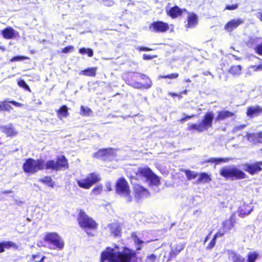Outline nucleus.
<instances>
[{
	"label": "nucleus",
	"instance_id": "f257e3e1",
	"mask_svg": "<svg viewBox=\"0 0 262 262\" xmlns=\"http://www.w3.org/2000/svg\"><path fill=\"white\" fill-rule=\"evenodd\" d=\"M102 260L107 259L108 262H131L132 258L136 256V253L131 249L123 247L122 251L118 246L111 248L108 247L101 253Z\"/></svg>",
	"mask_w": 262,
	"mask_h": 262
},
{
	"label": "nucleus",
	"instance_id": "f03ea898",
	"mask_svg": "<svg viewBox=\"0 0 262 262\" xmlns=\"http://www.w3.org/2000/svg\"><path fill=\"white\" fill-rule=\"evenodd\" d=\"M77 221L79 226L89 236L94 235L91 232L98 229V223L82 209L78 210Z\"/></svg>",
	"mask_w": 262,
	"mask_h": 262
},
{
	"label": "nucleus",
	"instance_id": "7ed1b4c3",
	"mask_svg": "<svg viewBox=\"0 0 262 262\" xmlns=\"http://www.w3.org/2000/svg\"><path fill=\"white\" fill-rule=\"evenodd\" d=\"M214 113L212 111L206 112L201 122L198 123H189L187 130L190 132L202 133L212 127L214 119Z\"/></svg>",
	"mask_w": 262,
	"mask_h": 262
},
{
	"label": "nucleus",
	"instance_id": "20e7f679",
	"mask_svg": "<svg viewBox=\"0 0 262 262\" xmlns=\"http://www.w3.org/2000/svg\"><path fill=\"white\" fill-rule=\"evenodd\" d=\"M127 81L132 87L140 90L148 89L152 85L151 79L143 74L133 73L128 77Z\"/></svg>",
	"mask_w": 262,
	"mask_h": 262
},
{
	"label": "nucleus",
	"instance_id": "39448f33",
	"mask_svg": "<svg viewBox=\"0 0 262 262\" xmlns=\"http://www.w3.org/2000/svg\"><path fill=\"white\" fill-rule=\"evenodd\" d=\"M135 174L137 180L144 179L155 186H159L160 184V178L148 166L139 167Z\"/></svg>",
	"mask_w": 262,
	"mask_h": 262
},
{
	"label": "nucleus",
	"instance_id": "423d86ee",
	"mask_svg": "<svg viewBox=\"0 0 262 262\" xmlns=\"http://www.w3.org/2000/svg\"><path fill=\"white\" fill-rule=\"evenodd\" d=\"M116 193L126 199L127 203L133 200L130 186L127 181L123 177L118 178L115 185Z\"/></svg>",
	"mask_w": 262,
	"mask_h": 262
},
{
	"label": "nucleus",
	"instance_id": "0eeeda50",
	"mask_svg": "<svg viewBox=\"0 0 262 262\" xmlns=\"http://www.w3.org/2000/svg\"><path fill=\"white\" fill-rule=\"evenodd\" d=\"M45 162L42 159H34L31 158L25 160L23 165V171L28 174H32L39 170L45 169Z\"/></svg>",
	"mask_w": 262,
	"mask_h": 262
},
{
	"label": "nucleus",
	"instance_id": "6e6552de",
	"mask_svg": "<svg viewBox=\"0 0 262 262\" xmlns=\"http://www.w3.org/2000/svg\"><path fill=\"white\" fill-rule=\"evenodd\" d=\"M45 169L55 171L68 169L69 168V162L64 155H60L56 160H49L45 162Z\"/></svg>",
	"mask_w": 262,
	"mask_h": 262
},
{
	"label": "nucleus",
	"instance_id": "1a4fd4ad",
	"mask_svg": "<svg viewBox=\"0 0 262 262\" xmlns=\"http://www.w3.org/2000/svg\"><path fill=\"white\" fill-rule=\"evenodd\" d=\"M101 180V177L99 173L92 172L88 173L84 178L77 180L76 182L80 188L84 189H89Z\"/></svg>",
	"mask_w": 262,
	"mask_h": 262
},
{
	"label": "nucleus",
	"instance_id": "9d476101",
	"mask_svg": "<svg viewBox=\"0 0 262 262\" xmlns=\"http://www.w3.org/2000/svg\"><path fill=\"white\" fill-rule=\"evenodd\" d=\"M43 241L48 245L52 246L50 249L62 250L64 245V241L56 232H47L43 237Z\"/></svg>",
	"mask_w": 262,
	"mask_h": 262
},
{
	"label": "nucleus",
	"instance_id": "9b49d317",
	"mask_svg": "<svg viewBox=\"0 0 262 262\" xmlns=\"http://www.w3.org/2000/svg\"><path fill=\"white\" fill-rule=\"evenodd\" d=\"M220 175L226 179L237 180L246 178V174L241 170L235 167H224L219 172Z\"/></svg>",
	"mask_w": 262,
	"mask_h": 262
},
{
	"label": "nucleus",
	"instance_id": "f8f14e48",
	"mask_svg": "<svg viewBox=\"0 0 262 262\" xmlns=\"http://www.w3.org/2000/svg\"><path fill=\"white\" fill-rule=\"evenodd\" d=\"M149 30L151 32L160 33L167 32L169 29L168 23L161 20L155 21L149 26Z\"/></svg>",
	"mask_w": 262,
	"mask_h": 262
},
{
	"label": "nucleus",
	"instance_id": "ddd939ff",
	"mask_svg": "<svg viewBox=\"0 0 262 262\" xmlns=\"http://www.w3.org/2000/svg\"><path fill=\"white\" fill-rule=\"evenodd\" d=\"M244 170L250 175L257 174L262 171V161L246 163L244 165Z\"/></svg>",
	"mask_w": 262,
	"mask_h": 262
},
{
	"label": "nucleus",
	"instance_id": "4468645a",
	"mask_svg": "<svg viewBox=\"0 0 262 262\" xmlns=\"http://www.w3.org/2000/svg\"><path fill=\"white\" fill-rule=\"evenodd\" d=\"M115 156V150L111 147L100 149L95 154V157L104 161H106Z\"/></svg>",
	"mask_w": 262,
	"mask_h": 262
},
{
	"label": "nucleus",
	"instance_id": "2eb2a0df",
	"mask_svg": "<svg viewBox=\"0 0 262 262\" xmlns=\"http://www.w3.org/2000/svg\"><path fill=\"white\" fill-rule=\"evenodd\" d=\"M187 12L186 9H181L178 6L176 5L171 7L168 10H166V14L172 19H175L182 15L183 12Z\"/></svg>",
	"mask_w": 262,
	"mask_h": 262
},
{
	"label": "nucleus",
	"instance_id": "dca6fc26",
	"mask_svg": "<svg viewBox=\"0 0 262 262\" xmlns=\"http://www.w3.org/2000/svg\"><path fill=\"white\" fill-rule=\"evenodd\" d=\"M185 247V244L184 243H176L175 245L171 248L169 254L168 260H171V259L176 257L184 249Z\"/></svg>",
	"mask_w": 262,
	"mask_h": 262
},
{
	"label": "nucleus",
	"instance_id": "f3484780",
	"mask_svg": "<svg viewBox=\"0 0 262 262\" xmlns=\"http://www.w3.org/2000/svg\"><path fill=\"white\" fill-rule=\"evenodd\" d=\"M246 137L249 142L254 144L262 143V130L257 133H248Z\"/></svg>",
	"mask_w": 262,
	"mask_h": 262
},
{
	"label": "nucleus",
	"instance_id": "a211bd4d",
	"mask_svg": "<svg viewBox=\"0 0 262 262\" xmlns=\"http://www.w3.org/2000/svg\"><path fill=\"white\" fill-rule=\"evenodd\" d=\"M243 23V20L241 18L233 19L229 21L225 25L224 29L226 31L231 32Z\"/></svg>",
	"mask_w": 262,
	"mask_h": 262
},
{
	"label": "nucleus",
	"instance_id": "6ab92c4d",
	"mask_svg": "<svg viewBox=\"0 0 262 262\" xmlns=\"http://www.w3.org/2000/svg\"><path fill=\"white\" fill-rule=\"evenodd\" d=\"M10 103L16 107H20L22 105L20 103L14 100L6 101L4 100L0 102V111L1 112H10L13 110V107L9 104Z\"/></svg>",
	"mask_w": 262,
	"mask_h": 262
},
{
	"label": "nucleus",
	"instance_id": "aec40b11",
	"mask_svg": "<svg viewBox=\"0 0 262 262\" xmlns=\"http://www.w3.org/2000/svg\"><path fill=\"white\" fill-rule=\"evenodd\" d=\"M1 34L6 39H10L19 35L18 33L16 32L11 27H8L3 29L1 31Z\"/></svg>",
	"mask_w": 262,
	"mask_h": 262
},
{
	"label": "nucleus",
	"instance_id": "412c9836",
	"mask_svg": "<svg viewBox=\"0 0 262 262\" xmlns=\"http://www.w3.org/2000/svg\"><path fill=\"white\" fill-rule=\"evenodd\" d=\"M236 223L235 216L232 215L228 220H225L222 224V230L226 233L232 229Z\"/></svg>",
	"mask_w": 262,
	"mask_h": 262
},
{
	"label": "nucleus",
	"instance_id": "4be33fe9",
	"mask_svg": "<svg viewBox=\"0 0 262 262\" xmlns=\"http://www.w3.org/2000/svg\"><path fill=\"white\" fill-rule=\"evenodd\" d=\"M188 14L187 18V24L186 25V28H194L198 23V18L194 13L187 12Z\"/></svg>",
	"mask_w": 262,
	"mask_h": 262
},
{
	"label": "nucleus",
	"instance_id": "5701e85b",
	"mask_svg": "<svg viewBox=\"0 0 262 262\" xmlns=\"http://www.w3.org/2000/svg\"><path fill=\"white\" fill-rule=\"evenodd\" d=\"M10 248L18 250V246L12 241H3L0 242V253H3L5 252V249H9Z\"/></svg>",
	"mask_w": 262,
	"mask_h": 262
},
{
	"label": "nucleus",
	"instance_id": "b1692460",
	"mask_svg": "<svg viewBox=\"0 0 262 262\" xmlns=\"http://www.w3.org/2000/svg\"><path fill=\"white\" fill-rule=\"evenodd\" d=\"M133 190L136 197L140 198L148 193L146 188L138 184L134 185Z\"/></svg>",
	"mask_w": 262,
	"mask_h": 262
},
{
	"label": "nucleus",
	"instance_id": "393cba45",
	"mask_svg": "<svg viewBox=\"0 0 262 262\" xmlns=\"http://www.w3.org/2000/svg\"><path fill=\"white\" fill-rule=\"evenodd\" d=\"M262 113V107L259 105H255V106H250L248 107L246 112V115L249 117H253L259 115Z\"/></svg>",
	"mask_w": 262,
	"mask_h": 262
},
{
	"label": "nucleus",
	"instance_id": "a878e982",
	"mask_svg": "<svg viewBox=\"0 0 262 262\" xmlns=\"http://www.w3.org/2000/svg\"><path fill=\"white\" fill-rule=\"evenodd\" d=\"M234 114L229 111L223 110L217 112V116L215 118L216 121H220L224 120L227 118L233 117Z\"/></svg>",
	"mask_w": 262,
	"mask_h": 262
},
{
	"label": "nucleus",
	"instance_id": "bb28decb",
	"mask_svg": "<svg viewBox=\"0 0 262 262\" xmlns=\"http://www.w3.org/2000/svg\"><path fill=\"white\" fill-rule=\"evenodd\" d=\"M1 128L3 133L6 134L7 137H14L17 134V131L15 130L12 124L3 126Z\"/></svg>",
	"mask_w": 262,
	"mask_h": 262
},
{
	"label": "nucleus",
	"instance_id": "cd10ccee",
	"mask_svg": "<svg viewBox=\"0 0 262 262\" xmlns=\"http://www.w3.org/2000/svg\"><path fill=\"white\" fill-rule=\"evenodd\" d=\"M252 210V208L250 205L244 203L238 208V215L244 217L250 214Z\"/></svg>",
	"mask_w": 262,
	"mask_h": 262
},
{
	"label": "nucleus",
	"instance_id": "c85d7f7f",
	"mask_svg": "<svg viewBox=\"0 0 262 262\" xmlns=\"http://www.w3.org/2000/svg\"><path fill=\"white\" fill-rule=\"evenodd\" d=\"M243 68L241 65H233L228 69V73L234 77H237L242 74Z\"/></svg>",
	"mask_w": 262,
	"mask_h": 262
},
{
	"label": "nucleus",
	"instance_id": "c756f323",
	"mask_svg": "<svg viewBox=\"0 0 262 262\" xmlns=\"http://www.w3.org/2000/svg\"><path fill=\"white\" fill-rule=\"evenodd\" d=\"M130 237L136 246V250H141L142 248V245L144 244V242L139 238L137 233L135 232H133L131 233Z\"/></svg>",
	"mask_w": 262,
	"mask_h": 262
},
{
	"label": "nucleus",
	"instance_id": "7c9ffc66",
	"mask_svg": "<svg viewBox=\"0 0 262 262\" xmlns=\"http://www.w3.org/2000/svg\"><path fill=\"white\" fill-rule=\"evenodd\" d=\"M96 67L88 68L80 72L79 74L89 77H95L96 75Z\"/></svg>",
	"mask_w": 262,
	"mask_h": 262
},
{
	"label": "nucleus",
	"instance_id": "2f4dec72",
	"mask_svg": "<svg viewBox=\"0 0 262 262\" xmlns=\"http://www.w3.org/2000/svg\"><path fill=\"white\" fill-rule=\"evenodd\" d=\"M56 113L57 117L60 119H61L62 118H66L69 115L68 108L66 105L60 106L59 109L56 111Z\"/></svg>",
	"mask_w": 262,
	"mask_h": 262
},
{
	"label": "nucleus",
	"instance_id": "473e14b6",
	"mask_svg": "<svg viewBox=\"0 0 262 262\" xmlns=\"http://www.w3.org/2000/svg\"><path fill=\"white\" fill-rule=\"evenodd\" d=\"M211 181L210 176L207 173L204 172H201L199 174V177L196 181V183H208Z\"/></svg>",
	"mask_w": 262,
	"mask_h": 262
},
{
	"label": "nucleus",
	"instance_id": "72a5a7b5",
	"mask_svg": "<svg viewBox=\"0 0 262 262\" xmlns=\"http://www.w3.org/2000/svg\"><path fill=\"white\" fill-rule=\"evenodd\" d=\"M39 182L51 188H53L55 186V183L51 176H45L39 180Z\"/></svg>",
	"mask_w": 262,
	"mask_h": 262
},
{
	"label": "nucleus",
	"instance_id": "f704fd0d",
	"mask_svg": "<svg viewBox=\"0 0 262 262\" xmlns=\"http://www.w3.org/2000/svg\"><path fill=\"white\" fill-rule=\"evenodd\" d=\"M103 189L102 184L96 185L91 190V194L94 195H98L102 193Z\"/></svg>",
	"mask_w": 262,
	"mask_h": 262
},
{
	"label": "nucleus",
	"instance_id": "c9c22d12",
	"mask_svg": "<svg viewBox=\"0 0 262 262\" xmlns=\"http://www.w3.org/2000/svg\"><path fill=\"white\" fill-rule=\"evenodd\" d=\"M111 232L115 237L120 236L122 233L121 228L119 226L112 227Z\"/></svg>",
	"mask_w": 262,
	"mask_h": 262
},
{
	"label": "nucleus",
	"instance_id": "e433bc0d",
	"mask_svg": "<svg viewBox=\"0 0 262 262\" xmlns=\"http://www.w3.org/2000/svg\"><path fill=\"white\" fill-rule=\"evenodd\" d=\"M179 76V74L178 73H173L167 75H159L158 77L159 79H177Z\"/></svg>",
	"mask_w": 262,
	"mask_h": 262
},
{
	"label": "nucleus",
	"instance_id": "4c0bfd02",
	"mask_svg": "<svg viewBox=\"0 0 262 262\" xmlns=\"http://www.w3.org/2000/svg\"><path fill=\"white\" fill-rule=\"evenodd\" d=\"M232 262H245V259L244 257L235 252L232 253Z\"/></svg>",
	"mask_w": 262,
	"mask_h": 262
},
{
	"label": "nucleus",
	"instance_id": "58836bf2",
	"mask_svg": "<svg viewBox=\"0 0 262 262\" xmlns=\"http://www.w3.org/2000/svg\"><path fill=\"white\" fill-rule=\"evenodd\" d=\"M45 258V256L42 255L40 253H37L35 254H33L31 259L34 262H42Z\"/></svg>",
	"mask_w": 262,
	"mask_h": 262
},
{
	"label": "nucleus",
	"instance_id": "ea45409f",
	"mask_svg": "<svg viewBox=\"0 0 262 262\" xmlns=\"http://www.w3.org/2000/svg\"><path fill=\"white\" fill-rule=\"evenodd\" d=\"M183 171L185 172L188 180L194 179L198 176V173L189 169L184 170Z\"/></svg>",
	"mask_w": 262,
	"mask_h": 262
},
{
	"label": "nucleus",
	"instance_id": "a19ab883",
	"mask_svg": "<svg viewBox=\"0 0 262 262\" xmlns=\"http://www.w3.org/2000/svg\"><path fill=\"white\" fill-rule=\"evenodd\" d=\"M92 113L91 108L83 105L80 106V114L83 116H89Z\"/></svg>",
	"mask_w": 262,
	"mask_h": 262
},
{
	"label": "nucleus",
	"instance_id": "79ce46f5",
	"mask_svg": "<svg viewBox=\"0 0 262 262\" xmlns=\"http://www.w3.org/2000/svg\"><path fill=\"white\" fill-rule=\"evenodd\" d=\"M258 254L256 252H249L247 255V262H255Z\"/></svg>",
	"mask_w": 262,
	"mask_h": 262
},
{
	"label": "nucleus",
	"instance_id": "37998d69",
	"mask_svg": "<svg viewBox=\"0 0 262 262\" xmlns=\"http://www.w3.org/2000/svg\"><path fill=\"white\" fill-rule=\"evenodd\" d=\"M79 52L81 54H87L90 57H92L94 54L93 50L90 48H81L79 49Z\"/></svg>",
	"mask_w": 262,
	"mask_h": 262
},
{
	"label": "nucleus",
	"instance_id": "c03bdc74",
	"mask_svg": "<svg viewBox=\"0 0 262 262\" xmlns=\"http://www.w3.org/2000/svg\"><path fill=\"white\" fill-rule=\"evenodd\" d=\"M17 84L19 87L23 88L25 90H26L30 93L31 92V90L30 87L26 83V82L24 80H23V79L18 80L17 81Z\"/></svg>",
	"mask_w": 262,
	"mask_h": 262
},
{
	"label": "nucleus",
	"instance_id": "a18cd8bd",
	"mask_svg": "<svg viewBox=\"0 0 262 262\" xmlns=\"http://www.w3.org/2000/svg\"><path fill=\"white\" fill-rule=\"evenodd\" d=\"M226 161V160L222 158H211L207 160L206 162L208 163H215L217 164L221 162H225Z\"/></svg>",
	"mask_w": 262,
	"mask_h": 262
},
{
	"label": "nucleus",
	"instance_id": "49530a36",
	"mask_svg": "<svg viewBox=\"0 0 262 262\" xmlns=\"http://www.w3.org/2000/svg\"><path fill=\"white\" fill-rule=\"evenodd\" d=\"M29 59V58L27 56H14L13 57H12L10 59V61L12 62H15V61H18L23 60L25 59Z\"/></svg>",
	"mask_w": 262,
	"mask_h": 262
},
{
	"label": "nucleus",
	"instance_id": "de8ad7c7",
	"mask_svg": "<svg viewBox=\"0 0 262 262\" xmlns=\"http://www.w3.org/2000/svg\"><path fill=\"white\" fill-rule=\"evenodd\" d=\"M74 50V47L73 46H68L64 47L62 49L61 52L64 54H67L73 52Z\"/></svg>",
	"mask_w": 262,
	"mask_h": 262
},
{
	"label": "nucleus",
	"instance_id": "09e8293b",
	"mask_svg": "<svg viewBox=\"0 0 262 262\" xmlns=\"http://www.w3.org/2000/svg\"><path fill=\"white\" fill-rule=\"evenodd\" d=\"M157 259V255L151 254L146 257V262H156Z\"/></svg>",
	"mask_w": 262,
	"mask_h": 262
},
{
	"label": "nucleus",
	"instance_id": "8fccbe9b",
	"mask_svg": "<svg viewBox=\"0 0 262 262\" xmlns=\"http://www.w3.org/2000/svg\"><path fill=\"white\" fill-rule=\"evenodd\" d=\"M216 240V239L213 237L206 247V249L207 250H211L215 245Z\"/></svg>",
	"mask_w": 262,
	"mask_h": 262
},
{
	"label": "nucleus",
	"instance_id": "3c124183",
	"mask_svg": "<svg viewBox=\"0 0 262 262\" xmlns=\"http://www.w3.org/2000/svg\"><path fill=\"white\" fill-rule=\"evenodd\" d=\"M255 52L259 55H262V43L258 44L254 48Z\"/></svg>",
	"mask_w": 262,
	"mask_h": 262
},
{
	"label": "nucleus",
	"instance_id": "603ef678",
	"mask_svg": "<svg viewBox=\"0 0 262 262\" xmlns=\"http://www.w3.org/2000/svg\"><path fill=\"white\" fill-rule=\"evenodd\" d=\"M225 233H226V232H225L224 230H222V228L220 230H219L214 235L213 237L215 239H216L217 237H222L223 236Z\"/></svg>",
	"mask_w": 262,
	"mask_h": 262
},
{
	"label": "nucleus",
	"instance_id": "864d4df0",
	"mask_svg": "<svg viewBox=\"0 0 262 262\" xmlns=\"http://www.w3.org/2000/svg\"><path fill=\"white\" fill-rule=\"evenodd\" d=\"M195 117V115H186L179 120L181 123H183L185 121Z\"/></svg>",
	"mask_w": 262,
	"mask_h": 262
},
{
	"label": "nucleus",
	"instance_id": "5fc2aeb1",
	"mask_svg": "<svg viewBox=\"0 0 262 262\" xmlns=\"http://www.w3.org/2000/svg\"><path fill=\"white\" fill-rule=\"evenodd\" d=\"M250 68L252 69L254 72L262 71V63L259 65L251 66Z\"/></svg>",
	"mask_w": 262,
	"mask_h": 262
},
{
	"label": "nucleus",
	"instance_id": "6e6d98bb",
	"mask_svg": "<svg viewBox=\"0 0 262 262\" xmlns=\"http://www.w3.org/2000/svg\"><path fill=\"white\" fill-rule=\"evenodd\" d=\"M158 57L157 55H148V54H143V59L145 60H151L154 58H156Z\"/></svg>",
	"mask_w": 262,
	"mask_h": 262
},
{
	"label": "nucleus",
	"instance_id": "4d7b16f0",
	"mask_svg": "<svg viewBox=\"0 0 262 262\" xmlns=\"http://www.w3.org/2000/svg\"><path fill=\"white\" fill-rule=\"evenodd\" d=\"M238 7V4H234L231 5H226L225 7V9L228 10H234L236 9Z\"/></svg>",
	"mask_w": 262,
	"mask_h": 262
},
{
	"label": "nucleus",
	"instance_id": "13d9d810",
	"mask_svg": "<svg viewBox=\"0 0 262 262\" xmlns=\"http://www.w3.org/2000/svg\"><path fill=\"white\" fill-rule=\"evenodd\" d=\"M168 95L172 97L173 98H174L176 97H178L179 99H181L182 98V96H181V94L179 93H176L173 92H169Z\"/></svg>",
	"mask_w": 262,
	"mask_h": 262
},
{
	"label": "nucleus",
	"instance_id": "bf43d9fd",
	"mask_svg": "<svg viewBox=\"0 0 262 262\" xmlns=\"http://www.w3.org/2000/svg\"><path fill=\"white\" fill-rule=\"evenodd\" d=\"M137 50L140 52H141V51L147 52V51H151L153 50V49L151 48H150L148 47H143V46L139 47L137 48Z\"/></svg>",
	"mask_w": 262,
	"mask_h": 262
},
{
	"label": "nucleus",
	"instance_id": "052dcab7",
	"mask_svg": "<svg viewBox=\"0 0 262 262\" xmlns=\"http://www.w3.org/2000/svg\"><path fill=\"white\" fill-rule=\"evenodd\" d=\"M255 43V40L253 38H250L246 43L247 45L250 47Z\"/></svg>",
	"mask_w": 262,
	"mask_h": 262
},
{
	"label": "nucleus",
	"instance_id": "680f3d73",
	"mask_svg": "<svg viewBox=\"0 0 262 262\" xmlns=\"http://www.w3.org/2000/svg\"><path fill=\"white\" fill-rule=\"evenodd\" d=\"M3 194H10L13 193V191L11 190H6L2 192Z\"/></svg>",
	"mask_w": 262,
	"mask_h": 262
},
{
	"label": "nucleus",
	"instance_id": "e2e57ef3",
	"mask_svg": "<svg viewBox=\"0 0 262 262\" xmlns=\"http://www.w3.org/2000/svg\"><path fill=\"white\" fill-rule=\"evenodd\" d=\"M257 17L260 21H262V11L258 13Z\"/></svg>",
	"mask_w": 262,
	"mask_h": 262
},
{
	"label": "nucleus",
	"instance_id": "0e129e2a",
	"mask_svg": "<svg viewBox=\"0 0 262 262\" xmlns=\"http://www.w3.org/2000/svg\"><path fill=\"white\" fill-rule=\"evenodd\" d=\"M188 93V90H184V91L181 92L180 94H181V96H182L183 94L184 95H187Z\"/></svg>",
	"mask_w": 262,
	"mask_h": 262
},
{
	"label": "nucleus",
	"instance_id": "69168bd1",
	"mask_svg": "<svg viewBox=\"0 0 262 262\" xmlns=\"http://www.w3.org/2000/svg\"><path fill=\"white\" fill-rule=\"evenodd\" d=\"M210 234H209L208 235H207L206 236V237L205 238V239H204V243H205L207 240L208 239V238H209V236Z\"/></svg>",
	"mask_w": 262,
	"mask_h": 262
},
{
	"label": "nucleus",
	"instance_id": "338daca9",
	"mask_svg": "<svg viewBox=\"0 0 262 262\" xmlns=\"http://www.w3.org/2000/svg\"><path fill=\"white\" fill-rule=\"evenodd\" d=\"M102 257H103V256H102V255L101 254V256H100V262H105V261L106 259H103V260H102V259H103V258H103Z\"/></svg>",
	"mask_w": 262,
	"mask_h": 262
},
{
	"label": "nucleus",
	"instance_id": "774afa93",
	"mask_svg": "<svg viewBox=\"0 0 262 262\" xmlns=\"http://www.w3.org/2000/svg\"><path fill=\"white\" fill-rule=\"evenodd\" d=\"M0 50H1L2 51H5V48L4 47H3V46H0Z\"/></svg>",
	"mask_w": 262,
	"mask_h": 262
}]
</instances>
